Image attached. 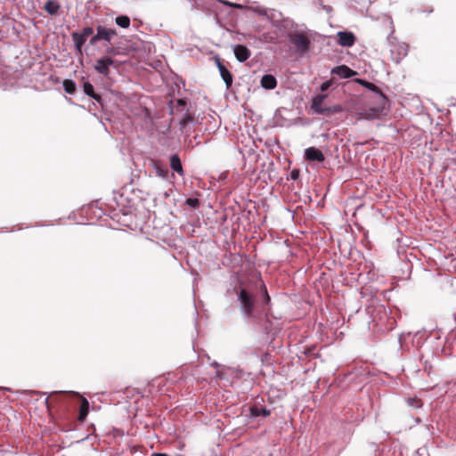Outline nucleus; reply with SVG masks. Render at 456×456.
<instances>
[{"label":"nucleus","instance_id":"2","mask_svg":"<svg viewBox=\"0 0 456 456\" xmlns=\"http://www.w3.org/2000/svg\"><path fill=\"white\" fill-rule=\"evenodd\" d=\"M356 82L367 89L377 94V106L370 108V114L368 115V118H375L378 117L385 109V106L387 102V97L381 92V90L373 83L365 81L363 79H356Z\"/></svg>","mask_w":456,"mask_h":456},{"label":"nucleus","instance_id":"29","mask_svg":"<svg viewBox=\"0 0 456 456\" xmlns=\"http://www.w3.org/2000/svg\"><path fill=\"white\" fill-rule=\"evenodd\" d=\"M114 52H115L114 47H108L106 50L107 53H114Z\"/></svg>","mask_w":456,"mask_h":456},{"label":"nucleus","instance_id":"28","mask_svg":"<svg viewBox=\"0 0 456 456\" xmlns=\"http://www.w3.org/2000/svg\"><path fill=\"white\" fill-rule=\"evenodd\" d=\"M298 175H299L298 170H293V171L291 172V178H292L293 180H296V179H297V178H298Z\"/></svg>","mask_w":456,"mask_h":456},{"label":"nucleus","instance_id":"18","mask_svg":"<svg viewBox=\"0 0 456 456\" xmlns=\"http://www.w3.org/2000/svg\"><path fill=\"white\" fill-rule=\"evenodd\" d=\"M250 414L253 417H258V416L267 417V416L270 415V411L266 410L265 408H261V407H257V406H252L250 408Z\"/></svg>","mask_w":456,"mask_h":456},{"label":"nucleus","instance_id":"23","mask_svg":"<svg viewBox=\"0 0 456 456\" xmlns=\"http://www.w3.org/2000/svg\"><path fill=\"white\" fill-rule=\"evenodd\" d=\"M185 204L193 208H196L200 206V203L197 198H189L185 200Z\"/></svg>","mask_w":456,"mask_h":456},{"label":"nucleus","instance_id":"19","mask_svg":"<svg viewBox=\"0 0 456 456\" xmlns=\"http://www.w3.org/2000/svg\"><path fill=\"white\" fill-rule=\"evenodd\" d=\"M116 24L123 28H127L130 26V19L128 16H118L115 20Z\"/></svg>","mask_w":456,"mask_h":456},{"label":"nucleus","instance_id":"12","mask_svg":"<svg viewBox=\"0 0 456 456\" xmlns=\"http://www.w3.org/2000/svg\"><path fill=\"white\" fill-rule=\"evenodd\" d=\"M97 32H99L102 40L110 42V40L117 36V31L114 28H107L103 26L97 27Z\"/></svg>","mask_w":456,"mask_h":456},{"label":"nucleus","instance_id":"5","mask_svg":"<svg viewBox=\"0 0 456 456\" xmlns=\"http://www.w3.org/2000/svg\"><path fill=\"white\" fill-rule=\"evenodd\" d=\"M94 34V29L91 27L83 28L81 32H73L71 34L72 40L75 44L77 50L81 53L82 47L85 45L86 39Z\"/></svg>","mask_w":456,"mask_h":456},{"label":"nucleus","instance_id":"7","mask_svg":"<svg viewBox=\"0 0 456 456\" xmlns=\"http://www.w3.org/2000/svg\"><path fill=\"white\" fill-rule=\"evenodd\" d=\"M216 63L219 69L220 75L226 85V87L230 88L232 86V81H233L232 75L228 70V69L223 64V62L220 61V59L216 58Z\"/></svg>","mask_w":456,"mask_h":456},{"label":"nucleus","instance_id":"25","mask_svg":"<svg viewBox=\"0 0 456 456\" xmlns=\"http://www.w3.org/2000/svg\"><path fill=\"white\" fill-rule=\"evenodd\" d=\"M101 40H102L101 36H100L99 32H97V33H96V35H94V36L91 38L90 43H91L92 45H94V44H96L98 41H101Z\"/></svg>","mask_w":456,"mask_h":456},{"label":"nucleus","instance_id":"16","mask_svg":"<svg viewBox=\"0 0 456 456\" xmlns=\"http://www.w3.org/2000/svg\"><path fill=\"white\" fill-rule=\"evenodd\" d=\"M170 166L174 171L177 172L181 175H183V169L181 163V159L177 154H174L171 156Z\"/></svg>","mask_w":456,"mask_h":456},{"label":"nucleus","instance_id":"10","mask_svg":"<svg viewBox=\"0 0 456 456\" xmlns=\"http://www.w3.org/2000/svg\"><path fill=\"white\" fill-rule=\"evenodd\" d=\"M233 51L236 59L240 62L247 61L251 55L250 50L243 45H236Z\"/></svg>","mask_w":456,"mask_h":456},{"label":"nucleus","instance_id":"21","mask_svg":"<svg viewBox=\"0 0 456 456\" xmlns=\"http://www.w3.org/2000/svg\"><path fill=\"white\" fill-rule=\"evenodd\" d=\"M323 111V115H327V116H330L334 113H339L341 111H343V108L337 104V105H333L331 107H325L324 110Z\"/></svg>","mask_w":456,"mask_h":456},{"label":"nucleus","instance_id":"26","mask_svg":"<svg viewBox=\"0 0 456 456\" xmlns=\"http://www.w3.org/2000/svg\"><path fill=\"white\" fill-rule=\"evenodd\" d=\"M331 86V81H326L322 84L321 90L322 92L326 91Z\"/></svg>","mask_w":456,"mask_h":456},{"label":"nucleus","instance_id":"30","mask_svg":"<svg viewBox=\"0 0 456 456\" xmlns=\"http://www.w3.org/2000/svg\"><path fill=\"white\" fill-rule=\"evenodd\" d=\"M265 297L266 302H268L270 300V297H269V295L267 293V289H266L265 287Z\"/></svg>","mask_w":456,"mask_h":456},{"label":"nucleus","instance_id":"11","mask_svg":"<svg viewBox=\"0 0 456 456\" xmlns=\"http://www.w3.org/2000/svg\"><path fill=\"white\" fill-rule=\"evenodd\" d=\"M331 73L338 75L341 78H349L356 74L354 70L351 69L349 67L346 65L335 67L334 69H332Z\"/></svg>","mask_w":456,"mask_h":456},{"label":"nucleus","instance_id":"31","mask_svg":"<svg viewBox=\"0 0 456 456\" xmlns=\"http://www.w3.org/2000/svg\"><path fill=\"white\" fill-rule=\"evenodd\" d=\"M151 456H168L167 454L166 453H158V452H155L153 453Z\"/></svg>","mask_w":456,"mask_h":456},{"label":"nucleus","instance_id":"22","mask_svg":"<svg viewBox=\"0 0 456 456\" xmlns=\"http://www.w3.org/2000/svg\"><path fill=\"white\" fill-rule=\"evenodd\" d=\"M407 403L413 408H420L422 406V402L419 398H409Z\"/></svg>","mask_w":456,"mask_h":456},{"label":"nucleus","instance_id":"24","mask_svg":"<svg viewBox=\"0 0 456 456\" xmlns=\"http://www.w3.org/2000/svg\"><path fill=\"white\" fill-rule=\"evenodd\" d=\"M156 169H157V174L163 177V178H166L167 177V168H161L159 165H156Z\"/></svg>","mask_w":456,"mask_h":456},{"label":"nucleus","instance_id":"1","mask_svg":"<svg viewBox=\"0 0 456 456\" xmlns=\"http://www.w3.org/2000/svg\"><path fill=\"white\" fill-rule=\"evenodd\" d=\"M47 408L53 404L71 405L79 407L78 420L83 422L89 412V402L75 392H55L46 399Z\"/></svg>","mask_w":456,"mask_h":456},{"label":"nucleus","instance_id":"14","mask_svg":"<svg viewBox=\"0 0 456 456\" xmlns=\"http://www.w3.org/2000/svg\"><path fill=\"white\" fill-rule=\"evenodd\" d=\"M45 11L50 15H56L61 9V4L57 0H47L44 6Z\"/></svg>","mask_w":456,"mask_h":456},{"label":"nucleus","instance_id":"6","mask_svg":"<svg viewBox=\"0 0 456 456\" xmlns=\"http://www.w3.org/2000/svg\"><path fill=\"white\" fill-rule=\"evenodd\" d=\"M115 64V61L110 56H102L98 59L94 64V69L101 75L108 77L110 75V67Z\"/></svg>","mask_w":456,"mask_h":456},{"label":"nucleus","instance_id":"27","mask_svg":"<svg viewBox=\"0 0 456 456\" xmlns=\"http://www.w3.org/2000/svg\"><path fill=\"white\" fill-rule=\"evenodd\" d=\"M192 120V117L191 115H187L186 117H184L182 121H181V124L182 125H186L188 124L189 122H191Z\"/></svg>","mask_w":456,"mask_h":456},{"label":"nucleus","instance_id":"4","mask_svg":"<svg viewBox=\"0 0 456 456\" xmlns=\"http://www.w3.org/2000/svg\"><path fill=\"white\" fill-rule=\"evenodd\" d=\"M239 299L242 305L244 314L250 317L255 309L254 297L249 294L246 289H242L239 294Z\"/></svg>","mask_w":456,"mask_h":456},{"label":"nucleus","instance_id":"3","mask_svg":"<svg viewBox=\"0 0 456 456\" xmlns=\"http://www.w3.org/2000/svg\"><path fill=\"white\" fill-rule=\"evenodd\" d=\"M288 37L291 44L295 46L297 53L304 54L308 52L311 41L305 32H292L288 35Z\"/></svg>","mask_w":456,"mask_h":456},{"label":"nucleus","instance_id":"17","mask_svg":"<svg viewBox=\"0 0 456 456\" xmlns=\"http://www.w3.org/2000/svg\"><path fill=\"white\" fill-rule=\"evenodd\" d=\"M325 97L326 95H318L313 99L312 108L318 114H323V111L322 110H324L325 109V107H322V102Z\"/></svg>","mask_w":456,"mask_h":456},{"label":"nucleus","instance_id":"9","mask_svg":"<svg viewBox=\"0 0 456 456\" xmlns=\"http://www.w3.org/2000/svg\"><path fill=\"white\" fill-rule=\"evenodd\" d=\"M337 36L338 42L341 46L350 47L355 42V37L352 32L339 31Z\"/></svg>","mask_w":456,"mask_h":456},{"label":"nucleus","instance_id":"20","mask_svg":"<svg viewBox=\"0 0 456 456\" xmlns=\"http://www.w3.org/2000/svg\"><path fill=\"white\" fill-rule=\"evenodd\" d=\"M63 87L68 94H72L76 92V84L70 79H65L63 81Z\"/></svg>","mask_w":456,"mask_h":456},{"label":"nucleus","instance_id":"32","mask_svg":"<svg viewBox=\"0 0 456 456\" xmlns=\"http://www.w3.org/2000/svg\"><path fill=\"white\" fill-rule=\"evenodd\" d=\"M179 103H180V104H183V100H180V101H179Z\"/></svg>","mask_w":456,"mask_h":456},{"label":"nucleus","instance_id":"13","mask_svg":"<svg viewBox=\"0 0 456 456\" xmlns=\"http://www.w3.org/2000/svg\"><path fill=\"white\" fill-rule=\"evenodd\" d=\"M260 84L265 89L272 90L276 87L277 80L274 76L266 74L262 77Z\"/></svg>","mask_w":456,"mask_h":456},{"label":"nucleus","instance_id":"15","mask_svg":"<svg viewBox=\"0 0 456 456\" xmlns=\"http://www.w3.org/2000/svg\"><path fill=\"white\" fill-rule=\"evenodd\" d=\"M83 89H84V92H85V94L86 95L90 96L91 98L95 100L97 102H102L101 95L94 93V86H93V85L91 83L85 82L84 85H83Z\"/></svg>","mask_w":456,"mask_h":456},{"label":"nucleus","instance_id":"8","mask_svg":"<svg viewBox=\"0 0 456 456\" xmlns=\"http://www.w3.org/2000/svg\"><path fill=\"white\" fill-rule=\"evenodd\" d=\"M305 158L308 161L323 162L325 157L322 151L315 147H309L305 151Z\"/></svg>","mask_w":456,"mask_h":456}]
</instances>
